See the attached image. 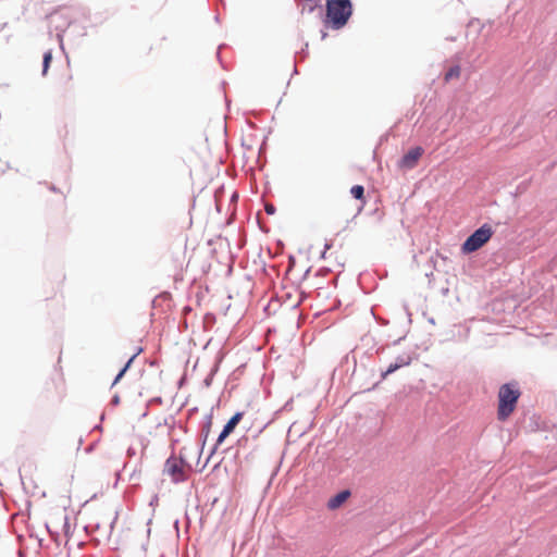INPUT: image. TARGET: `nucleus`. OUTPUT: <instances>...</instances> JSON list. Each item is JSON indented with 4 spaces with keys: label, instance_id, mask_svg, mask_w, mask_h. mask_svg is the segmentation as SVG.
Listing matches in <instances>:
<instances>
[{
    "label": "nucleus",
    "instance_id": "obj_1",
    "mask_svg": "<svg viewBox=\"0 0 557 557\" xmlns=\"http://www.w3.org/2000/svg\"><path fill=\"white\" fill-rule=\"evenodd\" d=\"M195 459L193 462L184 458L182 455H170L164 465V473L168 474L173 482H183L187 480L190 471H202L209 462L212 455H209L206 460L201 461V455H189Z\"/></svg>",
    "mask_w": 557,
    "mask_h": 557
},
{
    "label": "nucleus",
    "instance_id": "obj_6",
    "mask_svg": "<svg viewBox=\"0 0 557 557\" xmlns=\"http://www.w3.org/2000/svg\"><path fill=\"white\" fill-rule=\"evenodd\" d=\"M244 417V412H236L224 425L223 431L219 434L215 445L212 449V453L216 449V445L221 444L237 426V424L242 421Z\"/></svg>",
    "mask_w": 557,
    "mask_h": 557
},
{
    "label": "nucleus",
    "instance_id": "obj_13",
    "mask_svg": "<svg viewBox=\"0 0 557 557\" xmlns=\"http://www.w3.org/2000/svg\"><path fill=\"white\" fill-rule=\"evenodd\" d=\"M211 425H212V421L209 420L207 422V424L205 425L203 428V432H205V443L208 441V437H209V433H210V430H211Z\"/></svg>",
    "mask_w": 557,
    "mask_h": 557
},
{
    "label": "nucleus",
    "instance_id": "obj_3",
    "mask_svg": "<svg viewBox=\"0 0 557 557\" xmlns=\"http://www.w3.org/2000/svg\"><path fill=\"white\" fill-rule=\"evenodd\" d=\"M326 18L325 24L333 29L343 28L352 14V4L350 0H325Z\"/></svg>",
    "mask_w": 557,
    "mask_h": 557
},
{
    "label": "nucleus",
    "instance_id": "obj_4",
    "mask_svg": "<svg viewBox=\"0 0 557 557\" xmlns=\"http://www.w3.org/2000/svg\"><path fill=\"white\" fill-rule=\"evenodd\" d=\"M493 236V228L490 224H483L471 234L461 245L463 253H471L482 248Z\"/></svg>",
    "mask_w": 557,
    "mask_h": 557
},
{
    "label": "nucleus",
    "instance_id": "obj_9",
    "mask_svg": "<svg viewBox=\"0 0 557 557\" xmlns=\"http://www.w3.org/2000/svg\"><path fill=\"white\" fill-rule=\"evenodd\" d=\"M460 76V67L459 66H453L450 67L447 73L445 74V82H449L453 78H458Z\"/></svg>",
    "mask_w": 557,
    "mask_h": 557
},
{
    "label": "nucleus",
    "instance_id": "obj_12",
    "mask_svg": "<svg viewBox=\"0 0 557 557\" xmlns=\"http://www.w3.org/2000/svg\"><path fill=\"white\" fill-rule=\"evenodd\" d=\"M401 364H398V363H392L389 364V367L387 368V370L383 373V377H386L388 374L393 373L394 371H396L397 369L400 368Z\"/></svg>",
    "mask_w": 557,
    "mask_h": 557
},
{
    "label": "nucleus",
    "instance_id": "obj_15",
    "mask_svg": "<svg viewBox=\"0 0 557 557\" xmlns=\"http://www.w3.org/2000/svg\"><path fill=\"white\" fill-rule=\"evenodd\" d=\"M5 172V169H0V173L3 174Z\"/></svg>",
    "mask_w": 557,
    "mask_h": 557
},
{
    "label": "nucleus",
    "instance_id": "obj_11",
    "mask_svg": "<svg viewBox=\"0 0 557 557\" xmlns=\"http://www.w3.org/2000/svg\"><path fill=\"white\" fill-rule=\"evenodd\" d=\"M136 356L134 355L128 361L127 363L125 364V367L119 372V374L116 375L115 380H114V383H116L117 381H120V379L124 375V373L126 372V370L128 369L129 364L133 362L134 358Z\"/></svg>",
    "mask_w": 557,
    "mask_h": 557
},
{
    "label": "nucleus",
    "instance_id": "obj_5",
    "mask_svg": "<svg viewBox=\"0 0 557 557\" xmlns=\"http://www.w3.org/2000/svg\"><path fill=\"white\" fill-rule=\"evenodd\" d=\"M423 152H424V150L420 146L410 149L400 159L399 168L407 169V170L413 169L418 164V162H419L420 158L422 157Z\"/></svg>",
    "mask_w": 557,
    "mask_h": 557
},
{
    "label": "nucleus",
    "instance_id": "obj_2",
    "mask_svg": "<svg viewBox=\"0 0 557 557\" xmlns=\"http://www.w3.org/2000/svg\"><path fill=\"white\" fill-rule=\"evenodd\" d=\"M521 391L517 382L503 384L498 391L497 419L506 421L516 410Z\"/></svg>",
    "mask_w": 557,
    "mask_h": 557
},
{
    "label": "nucleus",
    "instance_id": "obj_8",
    "mask_svg": "<svg viewBox=\"0 0 557 557\" xmlns=\"http://www.w3.org/2000/svg\"><path fill=\"white\" fill-rule=\"evenodd\" d=\"M350 194L355 199L360 201V206L358 207V210H357L358 213H360L367 203L366 195H364V187L361 185H355L350 188Z\"/></svg>",
    "mask_w": 557,
    "mask_h": 557
},
{
    "label": "nucleus",
    "instance_id": "obj_14",
    "mask_svg": "<svg viewBox=\"0 0 557 557\" xmlns=\"http://www.w3.org/2000/svg\"><path fill=\"white\" fill-rule=\"evenodd\" d=\"M265 212L269 214H273L275 212V208L273 205H267L265 206Z\"/></svg>",
    "mask_w": 557,
    "mask_h": 557
},
{
    "label": "nucleus",
    "instance_id": "obj_10",
    "mask_svg": "<svg viewBox=\"0 0 557 557\" xmlns=\"http://www.w3.org/2000/svg\"><path fill=\"white\" fill-rule=\"evenodd\" d=\"M51 60H52V53L49 50V51L45 52V54H44V64H42V74L44 75L47 74L48 69H49L50 63H51Z\"/></svg>",
    "mask_w": 557,
    "mask_h": 557
},
{
    "label": "nucleus",
    "instance_id": "obj_7",
    "mask_svg": "<svg viewBox=\"0 0 557 557\" xmlns=\"http://www.w3.org/2000/svg\"><path fill=\"white\" fill-rule=\"evenodd\" d=\"M350 496V492L348 490H344L337 493L335 496L331 497L327 502V508L331 510L339 508Z\"/></svg>",
    "mask_w": 557,
    "mask_h": 557
}]
</instances>
